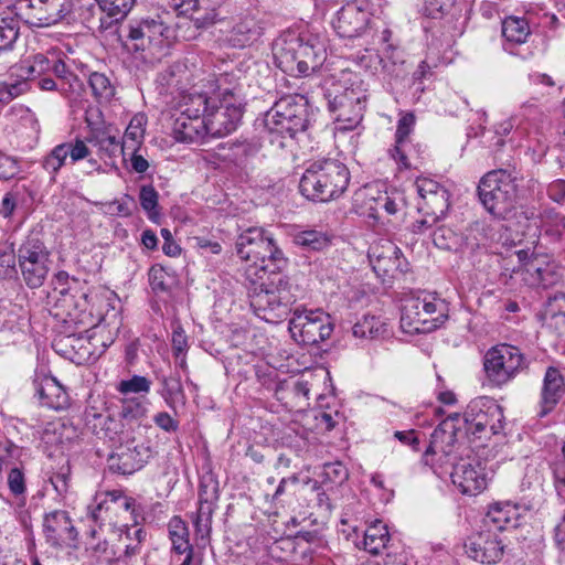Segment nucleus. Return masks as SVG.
Listing matches in <instances>:
<instances>
[{
	"label": "nucleus",
	"instance_id": "f257e3e1",
	"mask_svg": "<svg viewBox=\"0 0 565 565\" xmlns=\"http://www.w3.org/2000/svg\"><path fill=\"white\" fill-rule=\"evenodd\" d=\"M276 65L290 76H308L327 60V39L310 32L282 33L273 44Z\"/></svg>",
	"mask_w": 565,
	"mask_h": 565
},
{
	"label": "nucleus",
	"instance_id": "f03ea898",
	"mask_svg": "<svg viewBox=\"0 0 565 565\" xmlns=\"http://www.w3.org/2000/svg\"><path fill=\"white\" fill-rule=\"evenodd\" d=\"M235 245L239 258L249 263L245 274L250 282L280 271L286 266L287 259L282 252L276 246L273 236L263 227H248L243 231Z\"/></svg>",
	"mask_w": 565,
	"mask_h": 565
},
{
	"label": "nucleus",
	"instance_id": "7ed1b4c3",
	"mask_svg": "<svg viewBox=\"0 0 565 565\" xmlns=\"http://www.w3.org/2000/svg\"><path fill=\"white\" fill-rule=\"evenodd\" d=\"M249 305L254 313L268 323L284 321L291 311L296 296L291 292L289 279L280 271L266 275L252 282Z\"/></svg>",
	"mask_w": 565,
	"mask_h": 565
},
{
	"label": "nucleus",
	"instance_id": "20e7f679",
	"mask_svg": "<svg viewBox=\"0 0 565 565\" xmlns=\"http://www.w3.org/2000/svg\"><path fill=\"white\" fill-rule=\"evenodd\" d=\"M350 172L347 166L335 159L317 160L306 169L299 189L312 201L329 202L341 196L348 189Z\"/></svg>",
	"mask_w": 565,
	"mask_h": 565
},
{
	"label": "nucleus",
	"instance_id": "39448f33",
	"mask_svg": "<svg viewBox=\"0 0 565 565\" xmlns=\"http://www.w3.org/2000/svg\"><path fill=\"white\" fill-rule=\"evenodd\" d=\"M478 194L490 214L505 218L516 204L518 177L503 169L490 171L480 180Z\"/></svg>",
	"mask_w": 565,
	"mask_h": 565
},
{
	"label": "nucleus",
	"instance_id": "423d86ee",
	"mask_svg": "<svg viewBox=\"0 0 565 565\" xmlns=\"http://www.w3.org/2000/svg\"><path fill=\"white\" fill-rule=\"evenodd\" d=\"M324 97L339 130H352L360 124L366 106V94L360 86L347 87L331 82L324 89Z\"/></svg>",
	"mask_w": 565,
	"mask_h": 565
},
{
	"label": "nucleus",
	"instance_id": "0eeeda50",
	"mask_svg": "<svg viewBox=\"0 0 565 565\" xmlns=\"http://www.w3.org/2000/svg\"><path fill=\"white\" fill-rule=\"evenodd\" d=\"M264 121L269 134L292 138L308 127L307 100L299 95H286L266 113Z\"/></svg>",
	"mask_w": 565,
	"mask_h": 565
},
{
	"label": "nucleus",
	"instance_id": "6e6552de",
	"mask_svg": "<svg viewBox=\"0 0 565 565\" xmlns=\"http://www.w3.org/2000/svg\"><path fill=\"white\" fill-rule=\"evenodd\" d=\"M169 20V13L135 19L129 23L128 39L134 42L136 50L161 52L177 39Z\"/></svg>",
	"mask_w": 565,
	"mask_h": 565
},
{
	"label": "nucleus",
	"instance_id": "1a4fd4ad",
	"mask_svg": "<svg viewBox=\"0 0 565 565\" xmlns=\"http://www.w3.org/2000/svg\"><path fill=\"white\" fill-rule=\"evenodd\" d=\"M527 366V359L520 348L509 343L490 348L483 358L486 376L497 387L510 383Z\"/></svg>",
	"mask_w": 565,
	"mask_h": 565
},
{
	"label": "nucleus",
	"instance_id": "9d476101",
	"mask_svg": "<svg viewBox=\"0 0 565 565\" xmlns=\"http://www.w3.org/2000/svg\"><path fill=\"white\" fill-rule=\"evenodd\" d=\"M502 408L489 397L472 399L462 415L460 423L463 424L467 436L473 439H486L490 435H498L503 429Z\"/></svg>",
	"mask_w": 565,
	"mask_h": 565
},
{
	"label": "nucleus",
	"instance_id": "9b49d317",
	"mask_svg": "<svg viewBox=\"0 0 565 565\" xmlns=\"http://www.w3.org/2000/svg\"><path fill=\"white\" fill-rule=\"evenodd\" d=\"M18 267L29 288L43 286L52 265L51 254L38 235L28 236L17 252Z\"/></svg>",
	"mask_w": 565,
	"mask_h": 565
},
{
	"label": "nucleus",
	"instance_id": "f8f14e48",
	"mask_svg": "<svg viewBox=\"0 0 565 565\" xmlns=\"http://www.w3.org/2000/svg\"><path fill=\"white\" fill-rule=\"evenodd\" d=\"M243 116L241 99L231 90L213 97L203 117L207 136L223 137L236 130Z\"/></svg>",
	"mask_w": 565,
	"mask_h": 565
},
{
	"label": "nucleus",
	"instance_id": "ddd939ff",
	"mask_svg": "<svg viewBox=\"0 0 565 565\" xmlns=\"http://www.w3.org/2000/svg\"><path fill=\"white\" fill-rule=\"evenodd\" d=\"M289 331L298 342L315 345L331 335L333 323L330 316L321 310L296 309L289 320Z\"/></svg>",
	"mask_w": 565,
	"mask_h": 565
},
{
	"label": "nucleus",
	"instance_id": "4468645a",
	"mask_svg": "<svg viewBox=\"0 0 565 565\" xmlns=\"http://www.w3.org/2000/svg\"><path fill=\"white\" fill-rule=\"evenodd\" d=\"M352 209L374 226L384 225L388 216L396 214L399 205L396 196L373 188H365L355 192Z\"/></svg>",
	"mask_w": 565,
	"mask_h": 565
},
{
	"label": "nucleus",
	"instance_id": "2eb2a0df",
	"mask_svg": "<svg viewBox=\"0 0 565 565\" xmlns=\"http://www.w3.org/2000/svg\"><path fill=\"white\" fill-rule=\"evenodd\" d=\"M415 186L420 198L418 210L426 216L416 224L417 230L420 231L445 216L449 209V192L444 185L426 177L417 178Z\"/></svg>",
	"mask_w": 565,
	"mask_h": 565
},
{
	"label": "nucleus",
	"instance_id": "dca6fc26",
	"mask_svg": "<svg viewBox=\"0 0 565 565\" xmlns=\"http://www.w3.org/2000/svg\"><path fill=\"white\" fill-rule=\"evenodd\" d=\"M71 0H21V18L31 26L47 28L62 21L72 12Z\"/></svg>",
	"mask_w": 565,
	"mask_h": 565
},
{
	"label": "nucleus",
	"instance_id": "f3484780",
	"mask_svg": "<svg viewBox=\"0 0 565 565\" xmlns=\"http://www.w3.org/2000/svg\"><path fill=\"white\" fill-rule=\"evenodd\" d=\"M452 483L463 494L475 495L487 488L489 471L487 462L477 456H467L454 465L450 475Z\"/></svg>",
	"mask_w": 565,
	"mask_h": 565
},
{
	"label": "nucleus",
	"instance_id": "a211bd4d",
	"mask_svg": "<svg viewBox=\"0 0 565 565\" xmlns=\"http://www.w3.org/2000/svg\"><path fill=\"white\" fill-rule=\"evenodd\" d=\"M90 150L86 142L82 139L75 141L62 142L56 145L46 156L41 160V167L50 175V181L55 182L56 177L65 166L67 158L71 163H75L87 158Z\"/></svg>",
	"mask_w": 565,
	"mask_h": 565
},
{
	"label": "nucleus",
	"instance_id": "6ab92c4d",
	"mask_svg": "<svg viewBox=\"0 0 565 565\" xmlns=\"http://www.w3.org/2000/svg\"><path fill=\"white\" fill-rule=\"evenodd\" d=\"M522 280L533 288H552L557 286L563 278L562 268L545 257H533L524 263L520 270Z\"/></svg>",
	"mask_w": 565,
	"mask_h": 565
},
{
	"label": "nucleus",
	"instance_id": "aec40b11",
	"mask_svg": "<svg viewBox=\"0 0 565 565\" xmlns=\"http://www.w3.org/2000/svg\"><path fill=\"white\" fill-rule=\"evenodd\" d=\"M152 450L145 443L135 444V440L127 441L120 446L117 452L108 458V467L111 471L121 475H131L140 470L151 458Z\"/></svg>",
	"mask_w": 565,
	"mask_h": 565
},
{
	"label": "nucleus",
	"instance_id": "412c9836",
	"mask_svg": "<svg viewBox=\"0 0 565 565\" xmlns=\"http://www.w3.org/2000/svg\"><path fill=\"white\" fill-rule=\"evenodd\" d=\"M43 532L46 542L55 547L72 546L78 534L70 514L64 510L44 515Z\"/></svg>",
	"mask_w": 565,
	"mask_h": 565
},
{
	"label": "nucleus",
	"instance_id": "4be33fe9",
	"mask_svg": "<svg viewBox=\"0 0 565 565\" xmlns=\"http://www.w3.org/2000/svg\"><path fill=\"white\" fill-rule=\"evenodd\" d=\"M425 310L426 313H430L435 317V321H439L441 324L447 320V305L446 302L430 294H424L423 296L408 297L404 299L402 306V321H406L407 324H418L419 311Z\"/></svg>",
	"mask_w": 565,
	"mask_h": 565
},
{
	"label": "nucleus",
	"instance_id": "5701e85b",
	"mask_svg": "<svg viewBox=\"0 0 565 565\" xmlns=\"http://www.w3.org/2000/svg\"><path fill=\"white\" fill-rule=\"evenodd\" d=\"M460 414L456 413L444 419L431 433L430 443L425 451V456L440 455L449 458L458 443V433L460 431Z\"/></svg>",
	"mask_w": 565,
	"mask_h": 565
},
{
	"label": "nucleus",
	"instance_id": "b1692460",
	"mask_svg": "<svg viewBox=\"0 0 565 565\" xmlns=\"http://www.w3.org/2000/svg\"><path fill=\"white\" fill-rule=\"evenodd\" d=\"M370 13L358 3L343 6L333 20V28L339 36L353 39L360 36L367 28Z\"/></svg>",
	"mask_w": 565,
	"mask_h": 565
},
{
	"label": "nucleus",
	"instance_id": "393cba45",
	"mask_svg": "<svg viewBox=\"0 0 565 565\" xmlns=\"http://www.w3.org/2000/svg\"><path fill=\"white\" fill-rule=\"evenodd\" d=\"M468 555L480 563H497L503 555V545L497 535L480 533L471 537L467 545Z\"/></svg>",
	"mask_w": 565,
	"mask_h": 565
},
{
	"label": "nucleus",
	"instance_id": "a878e982",
	"mask_svg": "<svg viewBox=\"0 0 565 565\" xmlns=\"http://www.w3.org/2000/svg\"><path fill=\"white\" fill-rule=\"evenodd\" d=\"M33 385L41 405L55 411L67 407L68 394L55 377L43 376L35 379Z\"/></svg>",
	"mask_w": 565,
	"mask_h": 565
},
{
	"label": "nucleus",
	"instance_id": "bb28decb",
	"mask_svg": "<svg viewBox=\"0 0 565 565\" xmlns=\"http://www.w3.org/2000/svg\"><path fill=\"white\" fill-rule=\"evenodd\" d=\"M564 393L565 382L563 375L556 367L548 366L543 379L540 416L543 417L552 412Z\"/></svg>",
	"mask_w": 565,
	"mask_h": 565
},
{
	"label": "nucleus",
	"instance_id": "cd10ccee",
	"mask_svg": "<svg viewBox=\"0 0 565 565\" xmlns=\"http://www.w3.org/2000/svg\"><path fill=\"white\" fill-rule=\"evenodd\" d=\"M172 134L180 142H201L207 136L203 118L174 114Z\"/></svg>",
	"mask_w": 565,
	"mask_h": 565
},
{
	"label": "nucleus",
	"instance_id": "c85d7f7f",
	"mask_svg": "<svg viewBox=\"0 0 565 565\" xmlns=\"http://www.w3.org/2000/svg\"><path fill=\"white\" fill-rule=\"evenodd\" d=\"M414 126L415 116L412 113L404 114L397 122L395 145L390 149V156L392 159H394L404 169L411 168L407 149L409 147L408 136L413 131Z\"/></svg>",
	"mask_w": 565,
	"mask_h": 565
},
{
	"label": "nucleus",
	"instance_id": "c756f323",
	"mask_svg": "<svg viewBox=\"0 0 565 565\" xmlns=\"http://www.w3.org/2000/svg\"><path fill=\"white\" fill-rule=\"evenodd\" d=\"M60 79V92L71 102H76L84 90L83 82L72 73L63 60H51V71Z\"/></svg>",
	"mask_w": 565,
	"mask_h": 565
},
{
	"label": "nucleus",
	"instance_id": "7c9ffc66",
	"mask_svg": "<svg viewBox=\"0 0 565 565\" xmlns=\"http://www.w3.org/2000/svg\"><path fill=\"white\" fill-rule=\"evenodd\" d=\"M518 508L510 502H497L492 504L484 518L486 525L494 530H505L518 525Z\"/></svg>",
	"mask_w": 565,
	"mask_h": 565
},
{
	"label": "nucleus",
	"instance_id": "2f4dec72",
	"mask_svg": "<svg viewBox=\"0 0 565 565\" xmlns=\"http://www.w3.org/2000/svg\"><path fill=\"white\" fill-rule=\"evenodd\" d=\"M88 141L96 146L102 154L109 158L117 153H125V145L120 141L118 134L110 127L92 128Z\"/></svg>",
	"mask_w": 565,
	"mask_h": 565
},
{
	"label": "nucleus",
	"instance_id": "473e14b6",
	"mask_svg": "<svg viewBox=\"0 0 565 565\" xmlns=\"http://www.w3.org/2000/svg\"><path fill=\"white\" fill-rule=\"evenodd\" d=\"M213 97L203 93H182L177 102V114L194 118H203L210 108Z\"/></svg>",
	"mask_w": 565,
	"mask_h": 565
},
{
	"label": "nucleus",
	"instance_id": "72a5a7b5",
	"mask_svg": "<svg viewBox=\"0 0 565 565\" xmlns=\"http://www.w3.org/2000/svg\"><path fill=\"white\" fill-rule=\"evenodd\" d=\"M13 70L17 77L31 81L51 71V58L38 53L21 61Z\"/></svg>",
	"mask_w": 565,
	"mask_h": 565
},
{
	"label": "nucleus",
	"instance_id": "f704fd0d",
	"mask_svg": "<svg viewBox=\"0 0 565 565\" xmlns=\"http://www.w3.org/2000/svg\"><path fill=\"white\" fill-rule=\"evenodd\" d=\"M388 541L387 526L382 521H376L365 530L362 545L370 554L377 555L386 547Z\"/></svg>",
	"mask_w": 565,
	"mask_h": 565
},
{
	"label": "nucleus",
	"instance_id": "c9c22d12",
	"mask_svg": "<svg viewBox=\"0 0 565 565\" xmlns=\"http://www.w3.org/2000/svg\"><path fill=\"white\" fill-rule=\"evenodd\" d=\"M502 35L507 45L523 44L530 35V28L525 19L518 17H508L502 22ZM505 50H510L505 46Z\"/></svg>",
	"mask_w": 565,
	"mask_h": 565
},
{
	"label": "nucleus",
	"instance_id": "e433bc0d",
	"mask_svg": "<svg viewBox=\"0 0 565 565\" xmlns=\"http://www.w3.org/2000/svg\"><path fill=\"white\" fill-rule=\"evenodd\" d=\"M88 9L95 8V2L99 9L107 14L113 22L124 20L135 4V0H83Z\"/></svg>",
	"mask_w": 565,
	"mask_h": 565
},
{
	"label": "nucleus",
	"instance_id": "4c0bfd02",
	"mask_svg": "<svg viewBox=\"0 0 565 565\" xmlns=\"http://www.w3.org/2000/svg\"><path fill=\"white\" fill-rule=\"evenodd\" d=\"M215 502L203 499L200 494L199 508L193 519L195 533L202 540L209 539L212 531V518L215 510Z\"/></svg>",
	"mask_w": 565,
	"mask_h": 565
},
{
	"label": "nucleus",
	"instance_id": "58836bf2",
	"mask_svg": "<svg viewBox=\"0 0 565 565\" xmlns=\"http://www.w3.org/2000/svg\"><path fill=\"white\" fill-rule=\"evenodd\" d=\"M260 28L253 18H245L234 25L230 41L234 46L244 47L257 40Z\"/></svg>",
	"mask_w": 565,
	"mask_h": 565
},
{
	"label": "nucleus",
	"instance_id": "ea45409f",
	"mask_svg": "<svg viewBox=\"0 0 565 565\" xmlns=\"http://www.w3.org/2000/svg\"><path fill=\"white\" fill-rule=\"evenodd\" d=\"M168 529L172 548L175 553L184 554L188 551H193L189 541V529L180 516H173L169 521Z\"/></svg>",
	"mask_w": 565,
	"mask_h": 565
},
{
	"label": "nucleus",
	"instance_id": "a19ab883",
	"mask_svg": "<svg viewBox=\"0 0 565 565\" xmlns=\"http://www.w3.org/2000/svg\"><path fill=\"white\" fill-rule=\"evenodd\" d=\"M433 242L439 249L450 252H460L465 246L463 237L447 226H439L434 231Z\"/></svg>",
	"mask_w": 565,
	"mask_h": 565
},
{
	"label": "nucleus",
	"instance_id": "79ce46f5",
	"mask_svg": "<svg viewBox=\"0 0 565 565\" xmlns=\"http://www.w3.org/2000/svg\"><path fill=\"white\" fill-rule=\"evenodd\" d=\"M405 259L399 255H393L392 257H384L383 260L372 266L374 273L383 281L386 279H395L399 275L405 273L406 266Z\"/></svg>",
	"mask_w": 565,
	"mask_h": 565
},
{
	"label": "nucleus",
	"instance_id": "37998d69",
	"mask_svg": "<svg viewBox=\"0 0 565 565\" xmlns=\"http://www.w3.org/2000/svg\"><path fill=\"white\" fill-rule=\"evenodd\" d=\"M146 121V117L141 114L131 118L124 135L125 149L138 150L145 137Z\"/></svg>",
	"mask_w": 565,
	"mask_h": 565
},
{
	"label": "nucleus",
	"instance_id": "c03bdc74",
	"mask_svg": "<svg viewBox=\"0 0 565 565\" xmlns=\"http://www.w3.org/2000/svg\"><path fill=\"white\" fill-rule=\"evenodd\" d=\"M19 21L13 15L0 14V51L9 50L19 36Z\"/></svg>",
	"mask_w": 565,
	"mask_h": 565
},
{
	"label": "nucleus",
	"instance_id": "a18cd8bd",
	"mask_svg": "<svg viewBox=\"0 0 565 565\" xmlns=\"http://www.w3.org/2000/svg\"><path fill=\"white\" fill-rule=\"evenodd\" d=\"M384 331V324L374 316H363L352 328L353 335L361 339H374Z\"/></svg>",
	"mask_w": 565,
	"mask_h": 565
},
{
	"label": "nucleus",
	"instance_id": "49530a36",
	"mask_svg": "<svg viewBox=\"0 0 565 565\" xmlns=\"http://www.w3.org/2000/svg\"><path fill=\"white\" fill-rule=\"evenodd\" d=\"M161 390L159 394L166 404L173 408L175 403L183 397V387L179 376H162L160 379Z\"/></svg>",
	"mask_w": 565,
	"mask_h": 565
},
{
	"label": "nucleus",
	"instance_id": "de8ad7c7",
	"mask_svg": "<svg viewBox=\"0 0 565 565\" xmlns=\"http://www.w3.org/2000/svg\"><path fill=\"white\" fill-rule=\"evenodd\" d=\"M151 388V381L141 375H132L127 380H121L116 384V391L122 395L148 394Z\"/></svg>",
	"mask_w": 565,
	"mask_h": 565
},
{
	"label": "nucleus",
	"instance_id": "09e8293b",
	"mask_svg": "<svg viewBox=\"0 0 565 565\" xmlns=\"http://www.w3.org/2000/svg\"><path fill=\"white\" fill-rule=\"evenodd\" d=\"M295 243L311 250H320L329 243L324 233L316 230H307L295 235Z\"/></svg>",
	"mask_w": 565,
	"mask_h": 565
},
{
	"label": "nucleus",
	"instance_id": "8fccbe9b",
	"mask_svg": "<svg viewBox=\"0 0 565 565\" xmlns=\"http://www.w3.org/2000/svg\"><path fill=\"white\" fill-rule=\"evenodd\" d=\"M107 498L113 504H116L119 509L129 511L131 520L137 525L138 518L140 515L141 508L137 505L136 500L131 497L125 495L120 490H113L107 492Z\"/></svg>",
	"mask_w": 565,
	"mask_h": 565
},
{
	"label": "nucleus",
	"instance_id": "3c124183",
	"mask_svg": "<svg viewBox=\"0 0 565 565\" xmlns=\"http://www.w3.org/2000/svg\"><path fill=\"white\" fill-rule=\"evenodd\" d=\"M17 254L12 244L7 242L0 243V276L12 277L18 273L15 267Z\"/></svg>",
	"mask_w": 565,
	"mask_h": 565
},
{
	"label": "nucleus",
	"instance_id": "603ef678",
	"mask_svg": "<svg viewBox=\"0 0 565 565\" xmlns=\"http://www.w3.org/2000/svg\"><path fill=\"white\" fill-rule=\"evenodd\" d=\"M420 318L418 319V324H407L406 321L401 320L402 329L407 333H427L436 330L441 326L439 321H435V317L430 313H426L425 310H420Z\"/></svg>",
	"mask_w": 565,
	"mask_h": 565
},
{
	"label": "nucleus",
	"instance_id": "864d4df0",
	"mask_svg": "<svg viewBox=\"0 0 565 565\" xmlns=\"http://www.w3.org/2000/svg\"><path fill=\"white\" fill-rule=\"evenodd\" d=\"M401 249L391 241H382L373 244L369 249V260L371 266L380 263L384 257H392L393 255H399Z\"/></svg>",
	"mask_w": 565,
	"mask_h": 565
},
{
	"label": "nucleus",
	"instance_id": "5fc2aeb1",
	"mask_svg": "<svg viewBox=\"0 0 565 565\" xmlns=\"http://www.w3.org/2000/svg\"><path fill=\"white\" fill-rule=\"evenodd\" d=\"M149 284L154 292H167L170 287V275L162 266L154 265L149 269Z\"/></svg>",
	"mask_w": 565,
	"mask_h": 565
},
{
	"label": "nucleus",
	"instance_id": "6e6d98bb",
	"mask_svg": "<svg viewBox=\"0 0 565 565\" xmlns=\"http://www.w3.org/2000/svg\"><path fill=\"white\" fill-rule=\"evenodd\" d=\"M259 151V145L257 142L252 141H243L235 143L232 147V153L236 164L243 166L249 160V158L255 157Z\"/></svg>",
	"mask_w": 565,
	"mask_h": 565
},
{
	"label": "nucleus",
	"instance_id": "4d7b16f0",
	"mask_svg": "<svg viewBox=\"0 0 565 565\" xmlns=\"http://www.w3.org/2000/svg\"><path fill=\"white\" fill-rule=\"evenodd\" d=\"M88 83L96 97L108 98L113 95V87L105 74L98 72L92 73Z\"/></svg>",
	"mask_w": 565,
	"mask_h": 565
},
{
	"label": "nucleus",
	"instance_id": "13d9d810",
	"mask_svg": "<svg viewBox=\"0 0 565 565\" xmlns=\"http://www.w3.org/2000/svg\"><path fill=\"white\" fill-rule=\"evenodd\" d=\"M7 483L10 492L15 498H24L26 492V482L23 471L19 468H12L7 478Z\"/></svg>",
	"mask_w": 565,
	"mask_h": 565
},
{
	"label": "nucleus",
	"instance_id": "bf43d9fd",
	"mask_svg": "<svg viewBox=\"0 0 565 565\" xmlns=\"http://www.w3.org/2000/svg\"><path fill=\"white\" fill-rule=\"evenodd\" d=\"M20 172L19 162L9 156L0 154V179H13Z\"/></svg>",
	"mask_w": 565,
	"mask_h": 565
},
{
	"label": "nucleus",
	"instance_id": "052dcab7",
	"mask_svg": "<svg viewBox=\"0 0 565 565\" xmlns=\"http://www.w3.org/2000/svg\"><path fill=\"white\" fill-rule=\"evenodd\" d=\"M139 200L142 209L152 212L158 205V192L151 185H145L140 190Z\"/></svg>",
	"mask_w": 565,
	"mask_h": 565
},
{
	"label": "nucleus",
	"instance_id": "680f3d73",
	"mask_svg": "<svg viewBox=\"0 0 565 565\" xmlns=\"http://www.w3.org/2000/svg\"><path fill=\"white\" fill-rule=\"evenodd\" d=\"M146 414L145 406L136 399H126L122 404L120 415L126 419L140 418Z\"/></svg>",
	"mask_w": 565,
	"mask_h": 565
},
{
	"label": "nucleus",
	"instance_id": "e2e57ef3",
	"mask_svg": "<svg viewBox=\"0 0 565 565\" xmlns=\"http://www.w3.org/2000/svg\"><path fill=\"white\" fill-rule=\"evenodd\" d=\"M188 350V337L184 330L178 326L172 332V351L175 359H179L182 353Z\"/></svg>",
	"mask_w": 565,
	"mask_h": 565
},
{
	"label": "nucleus",
	"instance_id": "0e129e2a",
	"mask_svg": "<svg viewBox=\"0 0 565 565\" xmlns=\"http://www.w3.org/2000/svg\"><path fill=\"white\" fill-rule=\"evenodd\" d=\"M299 481V478L297 475H292L287 478H282L277 486L273 497L271 501L275 503L282 502V497L288 493Z\"/></svg>",
	"mask_w": 565,
	"mask_h": 565
},
{
	"label": "nucleus",
	"instance_id": "69168bd1",
	"mask_svg": "<svg viewBox=\"0 0 565 565\" xmlns=\"http://www.w3.org/2000/svg\"><path fill=\"white\" fill-rule=\"evenodd\" d=\"M103 430L105 431V436L110 440H121L120 434H122V424L120 420L115 419L114 417L106 416L103 418Z\"/></svg>",
	"mask_w": 565,
	"mask_h": 565
},
{
	"label": "nucleus",
	"instance_id": "338daca9",
	"mask_svg": "<svg viewBox=\"0 0 565 565\" xmlns=\"http://www.w3.org/2000/svg\"><path fill=\"white\" fill-rule=\"evenodd\" d=\"M153 422L158 427L168 433L177 431L179 428V423L167 412H159L156 414Z\"/></svg>",
	"mask_w": 565,
	"mask_h": 565
},
{
	"label": "nucleus",
	"instance_id": "774afa93",
	"mask_svg": "<svg viewBox=\"0 0 565 565\" xmlns=\"http://www.w3.org/2000/svg\"><path fill=\"white\" fill-rule=\"evenodd\" d=\"M550 199L559 204L565 203V180L558 179L547 188Z\"/></svg>",
	"mask_w": 565,
	"mask_h": 565
}]
</instances>
